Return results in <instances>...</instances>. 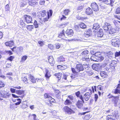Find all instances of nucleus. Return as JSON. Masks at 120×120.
Returning a JSON list of instances; mask_svg holds the SVG:
<instances>
[{
    "label": "nucleus",
    "mask_w": 120,
    "mask_h": 120,
    "mask_svg": "<svg viewBox=\"0 0 120 120\" xmlns=\"http://www.w3.org/2000/svg\"><path fill=\"white\" fill-rule=\"evenodd\" d=\"M4 83L1 81H0V88L4 87Z\"/></svg>",
    "instance_id": "59"
},
{
    "label": "nucleus",
    "mask_w": 120,
    "mask_h": 120,
    "mask_svg": "<svg viewBox=\"0 0 120 120\" xmlns=\"http://www.w3.org/2000/svg\"><path fill=\"white\" fill-rule=\"evenodd\" d=\"M72 54L73 55V57H77L78 54H77V52H72Z\"/></svg>",
    "instance_id": "58"
},
{
    "label": "nucleus",
    "mask_w": 120,
    "mask_h": 120,
    "mask_svg": "<svg viewBox=\"0 0 120 120\" xmlns=\"http://www.w3.org/2000/svg\"><path fill=\"white\" fill-rule=\"evenodd\" d=\"M66 33L69 37H70L73 34V31L71 29H67L66 32Z\"/></svg>",
    "instance_id": "15"
},
{
    "label": "nucleus",
    "mask_w": 120,
    "mask_h": 120,
    "mask_svg": "<svg viewBox=\"0 0 120 120\" xmlns=\"http://www.w3.org/2000/svg\"><path fill=\"white\" fill-rule=\"evenodd\" d=\"M68 76V75L66 74H64L63 75V77L61 79V80L63 81H64V80H67V78Z\"/></svg>",
    "instance_id": "37"
},
{
    "label": "nucleus",
    "mask_w": 120,
    "mask_h": 120,
    "mask_svg": "<svg viewBox=\"0 0 120 120\" xmlns=\"http://www.w3.org/2000/svg\"><path fill=\"white\" fill-rule=\"evenodd\" d=\"M22 80L25 84H27L28 83L27 79L26 76L22 77Z\"/></svg>",
    "instance_id": "24"
},
{
    "label": "nucleus",
    "mask_w": 120,
    "mask_h": 120,
    "mask_svg": "<svg viewBox=\"0 0 120 120\" xmlns=\"http://www.w3.org/2000/svg\"><path fill=\"white\" fill-rule=\"evenodd\" d=\"M18 101L17 102L14 103L15 105H19L21 102V99H20V100L18 101Z\"/></svg>",
    "instance_id": "61"
},
{
    "label": "nucleus",
    "mask_w": 120,
    "mask_h": 120,
    "mask_svg": "<svg viewBox=\"0 0 120 120\" xmlns=\"http://www.w3.org/2000/svg\"><path fill=\"white\" fill-rule=\"evenodd\" d=\"M41 14L42 16L44 17L46 15V12L45 11L43 10L41 12Z\"/></svg>",
    "instance_id": "49"
},
{
    "label": "nucleus",
    "mask_w": 120,
    "mask_h": 120,
    "mask_svg": "<svg viewBox=\"0 0 120 120\" xmlns=\"http://www.w3.org/2000/svg\"><path fill=\"white\" fill-rule=\"evenodd\" d=\"M48 61L49 63L52 66H53L55 63V62L52 56H49V57Z\"/></svg>",
    "instance_id": "13"
},
{
    "label": "nucleus",
    "mask_w": 120,
    "mask_h": 120,
    "mask_svg": "<svg viewBox=\"0 0 120 120\" xmlns=\"http://www.w3.org/2000/svg\"><path fill=\"white\" fill-rule=\"evenodd\" d=\"M96 56L95 55L91 56L90 58V60H91L94 61H97V59L96 58Z\"/></svg>",
    "instance_id": "34"
},
{
    "label": "nucleus",
    "mask_w": 120,
    "mask_h": 120,
    "mask_svg": "<svg viewBox=\"0 0 120 120\" xmlns=\"http://www.w3.org/2000/svg\"><path fill=\"white\" fill-rule=\"evenodd\" d=\"M48 47L49 49H53L54 48L53 45L51 44H49Z\"/></svg>",
    "instance_id": "51"
},
{
    "label": "nucleus",
    "mask_w": 120,
    "mask_h": 120,
    "mask_svg": "<svg viewBox=\"0 0 120 120\" xmlns=\"http://www.w3.org/2000/svg\"><path fill=\"white\" fill-rule=\"evenodd\" d=\"M78 97L79 98L83 103H84L83 97V96L82 95H80L79 97Z\"/></svg>",
    "instance_id": "57"
},
{
    "label": "nucleus",
    "mask_w": 120,
    "mask_h": 120,
    "mask_svg": "<svg viewBox=\"0 0 120 120\" xmlns=\"http://www.w3.org/2000/svg\"><path fill=\"white\" fill-rule=\"evenodd\" d=\"M103 35V30L102 29H99V31L98 32L97 37L98 38H101Z\"/></svg>",
    "instance_id": "19"
},
{
    "label": "nucleus",
    "mask_w": 120,
    "mask_h": 120,
    "mask_svg": "<svg viewBox=\"0 0 120 120\" xmlns=\"http://www.w3.org/2000/svg\"><path fill=\"white\" fill-rule=\"evenodd\" d=\"M31 116H32L34 120H39L38 119L36 118V115L35 114H33Z\"/></svg>",
    "instance_id": "48"
},
{
    "label": "nucleus",
    "mask_w": 120,
    "mask_h": 120,
    "mask_svg": "<svg viewBox=\"0 0 120 120\" xmlns=\"http://www.w3.org/2000/svg\"><path fill=\"white\" fill-rule=\"evenodd\" d=\"M86 73L88 75L90 76L92 75L93 74V73L91 70L89 71H87Z\"/></svg>",
    "instance_id": "50"
},
{
    "label": "nucleus",
    "mask_w": 120,
    "mask_h": 120,
    "mask_svg": "<svg viewBox=\"0 0 120 120\" xmlns=\"http://www.w3.org/2000/svg\"><path fill=\"white\" fill-rule=\"evenodd\" d=\"M56 48L57 49H59L60 47V45L59 43H57L55 44Z\"/></svg>",
    "instance_id": "62"
},
{
    "label": "nucleus",
    "mask_w": 120,
    "mask_h": 120,
    "mask_svg": "<svg viewBox=\"0 0 120 120\" xmlns=\"http://www.w3.org/2000/svg\"><path fill=\"white\" fill-rule=\"evenodd\" d=\"M30 79H31V80H30V81L32 82L33 83H35L36 82V79L34 78V77L32 76V75H30Z\"/></svg>",
    "instance_id": "35"
},
{
    "label": "nucleus",
    "mask_w": 120,
    "mask_h": 120,
    "mask_svg": "<svg viewBox=\"0 0 120 120\" xmlns=\"http://www.w3.org/2000/svg\"><path fill=\"white\" fill-rule=\"evenodd\" d=\"M115 13L116 14L120 13V7L116 9L115 11Z\"/></svg>",
    "instance_id": "46"
},
{
    "label": "nucleus",
    "mask_w": 120,
    "mask_h": 120,
    "mask_svg": "<svg viewBox=\"0 0 120 120\" xmlns=\"http://www.w3.org/2000/svg\"><path fill=\"white\" fill-rule=\"evenodd\" d=\"M89 52L87 50H85L82 52L81 53V54L82 55L84 56H87L89 53Z\"/></svg>",
    "instance_id": "30"
},
{
    "label": "nucleus",
    "mask_w": 120,
    "mask_h": 120,
    "mask_svg": "<svg viewBox=\"0 0 120 120\" xmlns=\"http://www.w3.org/2000/svg\"><path fill=\"white\" fill-rule=\"evenodd\" d=\"M120 81L119 83L117 85V87L115 89H114L112 91V93H113L118 94H120Z\"/></svg>",
    "instance_id": "5"
},
{
    "label": "nucleus",
    "mask_w": 120,
    "mask_h": 120,
    "mask_svg": "<svg viewBox=\"0 0 120 120\" xmlns=\"http://www.w3.org/2000/svg\"><path fill=\"white\" fill-rule=\"evenodd\" d=\"M96 86H94L92 87V90L93 93H94V90L96 91L97 90L96 89Z\"/></svg>",
    "instance_id": "53"
},
{
    "label": "nucleus",
    "mask_w": 120,
    "mask_h": 120,
    "mask_svg": "<svg viewBox=\"0 0 120 120\" xmlns=\"http://www.w3.org/2000/svg\"><path fill=\"white\" fill-rule=\"evenodd\" d=\"M75 94L77 96V97H79L80 94V92L79 91H78L77 92H76L75 93Z\"/></svg>",
    "instance_id": "64"
},
{
    "label": "nucleus",
    "mask_w": 120,
    "mask_h": 120,
    "mask_svg": "<svg viewBox=\"0 0 120 120\" xmlns=\"http://www.w3.org/2000/svg\"><path fill=\"white\" fill-rule=\"evenodd\" d=\"M38 43L39 45L40 46H42L44 44V42L43 41H38Z\"/></svg>",
    "instance_id": "41"
},
{
    "label": "nucleus",
    "mask_w": 120,
    "mask_h": 120,
    "mask_svg": "<svg viewBox=\"0 0 120 120\" xmlns=\"http://www.w3.org/2000/svg\"><path fill=\"white\" fill-rule=\"evenodd\" d=\"M71 70L73 72V74L71 76V77L72 79H74L77 77L78 74V72H77V70L75 69L74 68H71Z\"/></svg>",
    "instance_id": "4"
},
{
    "label": "nucleus",
    "mask_w": 120,
    "mask_h": 120,
    "mask_svg": "<svg viewBox=\"0 0 120 120\" xmlns=\"http://www.w3.org/2000/svg\"><path fill=\"white\" fill-rule=\"evenodd\" d=\"M86 13L87 14L91 15L93 14V11L91 8H88L86 10Z\"/></svg>",
    "instance_id": "20"
},
{
    "label": "nucleus",
    "mask_w": 120,
    "mask_h": 120,
    "mask_svg": "<svg viewBox=\"0 0 120 120\" xmlns=\"http://www.w3.org/2000/svg\"><path fill=\"white\" fill-rule=\"evenodd\" d=\"M6 10V11H9L10 9L9 5L7 4L5 6Z\"/></svg>",
    "instance_id": "63"
},
{
    "label": "nucleus",
    "mask_w": 120,
    "mask_h": 120,
    "mask_svg": "<svg viewBox=\"0 0 120 120\" xmlns=\"http://www.w3.org/2000/svg\"><path fill=\"white\" fill-rule=\"evenodd\" d=\"M92 34L91 29H89L84 32V35L86 37L88 38L91 36Z\"/></svg>",
    "instance_id": "8"
},
{
    "label": "nucleus",
    "mask_w": 120,
    "mask_h": 120,
    "mask_svg": "<svg viewBox=\"0 0 120 120\" xmlns=\"http://www.w3.org/2000/svg\"><path fill=\"white\" fill-rule=\"evenodd\" d=\"M22 104L21 106V108L23 109H25L27 107V105L26 104H23L22 103Z\"/></svg>",
    "instance_id": "55"
},
{
    "label": "nucleus",
    "mask_w": 120,
    "mask_h": 120,
    "mask_svg": "<svg viewBox=\"0 0 120 120\" xmlns=\"http://www.w3.org/2000/svg\"><path fill=\"white\" fill-rule=\"evenodd\" d=\"M12 97L14 98H18L19 97H20L21 98H23V97H24V96L23 95H22L21 96H18L15 95L14 94H12Z\"/></svg>",
    "instance_id": "45"
},
{
    "label": "nucleus",
    "mask_w": 120,
    "mask_h": 120,
    "mask_svg": "<svg viewBox=\"0 0 120 120\" xmlns=\"http://www.w3.org/2000/svg\"><path fill=\"white\" fill-rule=\"evenodd\" d=\"M55 75L56 77L58 79V82H63V81L61 80V76L62 75V74L61 73H59L58 74H56L54 75Z\"/></svg>",
    "instance_id": "17"
},
{
    "label": "nucleus",
    "mask_w": 120,
    "mask_h": 120,
    "mask_svg": "<svg viewBox=\"0 0 120 120\" xmlns=\"http://www.w3.org/2000/svg\"><path fill=\"white\" fill-rule=\"evenodd\" d=\"M120 55V51L118 52H116L115 53V56L116 57H118Z\"/></svg>",
    "instance_id": "56"
},
{
    "label": "nucleus",
    "mask_w": 120,
    "mask_h": 120,
    "mask_svg": "<svg viewBox=\"0 0 120 120\" xmlns=\"http://www.w3.org/2000/svg\"><path fill=\"white\" fill-rule=\"evenodd\" d=\"M90 53L93 56L96 55V54L97 53L98 54H99L100 52H95L94 50H92L90 51Z\"/></svg>",
    "instance_id": "40"
},
{
    "label": "nucleus",
    "mask_w": 120,
    "mask_h": 120,
    "mask_svg": "<svg viewBox=\"0 0 120 120\" xmlns=\"http://www.w3.org/2000/svg\"><path fill=\"white\" fill-rule=\"evenodd\" d=\"M116 30L115 29L112 28V27L109 30V32L110 34H112L115 33L116 32Z\"/></svg>",
    "instance_id": "26"
},
{
    "label": "nucleus",
    "mask_w": 120,
    "mask_h": 120,
    "mask_svg": "<svg viewBox=\"0 0 120 120\" xmlns=\"http://www.w3.org/2000/svg\"><path fill=\"white\" fill-rule=\"evenodd\" d=\"M30 6H32L33 5L36 4L37 3V2H36L35 0H30Z\"/></svg>",
    "instance_id": "42"
},
{
    "label": "nucleus",
    "mask_w": 120,
    "mask_h": 120,
    "mask_svg": "<svg viewBox=\"0 0 120 120\" xmlns=\"http://www.w3.org/2000/svg\"><path fill=\"white\" fill-rule=\"evenodd\" d=\"M76 105L79 108H82L83 104L82 101L78 100L77 102Z\"/></svg>",
    "instance_id": "21"
},
{
    "label": "nucleus",
    "mask_w": 120,
    "mask_h": 120,
    "mask_svg": "<svg viewBox=\"0 0 120 120\" xmlns=\"http://www.w3.org/2000/svg\"><path fill=\"white\" fill-rule=\"evenodd\" d=\"M118 39H116V38L112 39L111 40L112 44L114 43L115 42H119L118 41Z\"/></svg>",
    "instance_id": "47"
},
{
    "label": "nucleus",
    "mask_w": 120,
    "mask_h": 120,
    "mask_svg": "<svg viewBox=\"0 0 120 120\" xmlns=\"http://www.w3.org/2000/svg\"><path fill=\"white\" fill-rule=\"evenodd\" d=\"M16 93L19 95H21L24 93V91L21 90H17L16 91Z\"/></svg>",
    "instance_id": "32"
},
{
    "label": "nucleus",
    "mask_w": 120,
    "mask_h": 120,
    "mask_svg": "<svg viewBox=\"0 0 120 120\" xmlns=\"http://www.w3.org/2000/svg\"><path fill=\"white\" fill-rule=\"evenodd\" d=\"M26 22L27 23H30V16L28 15H26L24 16V17Z\"/></svg>",
    "instance_id": "23"
},
{
    "label": "nucleus",
    "mask_w": 120,
    "mask_h": 120,
    "mask_svg": "<svg viewBox=\"0 0 120 120\" xmlns=\"http://www.w3.org/2000/svg\"><path fill=\"white\" fill-rule=\"evenodd\" d=\"M84 4H80L79 6L77 8L78 10H81L84 7Z\"/></svg>",
    "instance_id": "36"
},
{
    "label": "nucleus",
    "mask_w": 120,
    "mask_h": 120,
    "mask_svg": "<svg viewBox=\"0 0 120 120\" xmlns=\"http://www.w3.org/2000/svg\"><path fill=\"white\" fill-rule=\"evenodd\" d=\"M99 28L100 26L99 24L98 23H95L93 25L92 30L94 32H96L98 31V29H99Z\"/></svg>",
    "instance_id": "10"
},
{
    "label": "nucleus",
    "mask_w": 120,
    "mask_h": 120,
    "mask_svg": "<svg viewBox=\"0 0 120 120\" xmlns=\"http://www.w3.org/2000/svg\"><path fill=\"white\" fill-rule=\"evenodd\" d=\"M27 57L26 56H22V58L21 62L24 61L27 59Z\"/></svg>",
    "instance_id": "43"
},
{
    "label": "nucleus",
    "mask_w": 120,
    "mask_h": 120,
    "mask_svg": "<svg viewBox=\"0 0 120 120\" xmlns=\"http://www.w3.org/2000/svg\"><path fill=\"white\" fill-rule=\"evenodd\" d=\"M5 44L7 46L11 47L14 45V43L13 41H11L6 42Z\"/></svg>",
    "instance_id": "18"
},
{
    "label": "nucleus",
    "mask_w": 120,
    "mask_h": 120,
    "mask_svg": "<svg viewBox=\"0 0 120 120\" xmlns=\"http://www.w3.org/2000/svg\"><path fill=\"white\" fill-rule=\"evenodd\" d=\"M119 22H120V21L116 20H114L113 22L115 26L117 27L119 26L120 24Z\"/></svg>",
    "instance_id": "29"
},
{
    "label": "nucleus",
    "mask_w": 120,
    "mask_h": 120,
    "mask_svg": "<svg viewBox=\"0 0 120 120\" xmlns=\"http://www.w3.org/2000/svg\"><path fill=\"white\" fill-rule=\"evenodd\" d=\"M91 6L93 10L95 11H98L99 10L98 7V5L95 2L92 3Z\"/></svg>",
    "instance_id": "7"
},
{
    "label": "nucleus",
    "mask_w": 120,
    "mask_h": 120,
    "mask_svg": "<svg viewBox=\"0 0 120 120\" xmlns=\"http://www.w3.org/2000/svg\"><path fill=\"white\" fill-rule=\"evenodd\" d=\"M92 91L91 90H90L89 91V92L86 93L83 95L84 99L86 101H88L90 99V95L92 94Z\"/></svg>",
    "instance_id": "2"
},
{
    "label": "nucleus",
    "mask_w": 120,
    "mask_h": 120,
    "mask_svg": "<svg viewBox=\"0 0 120 120\" xmlns=\"http://www.w3.org/2000/svg\"><path fill=\"white\" fill-rule=\"evenodd\" d=\"M44 97L45 98H49V99L52 98L51 97L47 94H45L44 95Z\"/></svg>",
    "instance_id": "44"
},
{
    "label": "nucleus",
    "mask_w": 120,
    "mask_h": 120,
    "mask_svg": "<svg viewBox=\"0 0 120 120\" xmlns=\"http://www.w3.org/2000/svg\"><path fill=\"white\" fill-rule=\"evenodd\" d=\"M64 60V59L62 56H60L58 59V61L59 62H63Z\"/></svg>",
    "instance_id": "39"
},
{
    "label": "nucleus",
    "mask_w": 120,
    "mask_h": 120,
    "mask_svg": "<svg viewBox=\"0 0 120 120\" xmlns=\"http://www.w3.org/2000/svg\"><path fill=\"white\" fill-rule=\"evenodd\" d=\"M70 11L69 9H67L64 10V13L65 15H68V12Z\"/></svg>",
    "instance_id": "52"
},
{
    "label": "nucleus",
    "mask_w": 120,
    "mask_h": 120,
    "mask_svg": "<svg viewBox=\"0 0 120 120\" xmlns=\"http://www.w3.org/2000/svg\"><path fill=\"white\" fill-rule=\"evenodd\" d=\"M81 60L83 63H86L90 61V59L88 56H84L82 57Z\"/></svg>",
    "instance_id": "16"
},
{
    "label": "nucleus",
    "mask_w": 120,
    "mask_h": 120,
    "mask_svg": "<svg viewBox=\"0 0 120 120\" xmlns=\"http://www.w3.org/2000/svg\"><path fill=\"white\" fill-rule=\"evenodd\" d=\"M34 25L35 28H38V24L37 23L36 21L35 20L34 21Z\"/></svg>",
    "instance_id": "54"
},
{
    "label": "nucleus",
    "mask_w": 120,
    "mask_h": 120,
    "mask_svg": "<svg viewBox=\"0 0 120 120\" xmlns=\"http://www.w3.org/2000/svg\"><path fill=\"white\" fill-rule=\"evenodd\" d=\"M59 37L60 38L63 39L65 36L64 34V30H63L59 34Z\"/></svg>",
    "instance_id": "25"
},
{
    "label": "nucleus",
    "mask_w": 120,
    "mask_h": 120,
    "mask_svg": "<svg viewBox=\"0 0 120 120\" xmlns=\"http://www.w3.org/2000/svg\"><path fill=\"white\" fill-rule=\"evenodd\" d=\"M111 27V25L109 23H105L103 26V28L106 31L109 30Z\"/></svg>",
    "instance_id": "9"
},
{
    "label": "nucleus",
    "mask_w": 120,
    "mask_h": 120,
    "mask_svg": "<svg viewBox=\"0 0 120 120\" xmlns=\"http://www.w3.org/2000/svg\"><path fill=\"white\" fill-rule=\"evenodd\" d=\"M63 110L66 113L70 115L75 113L74 111L72 109L68 106H65L63 108Z\"/></svg>",
    "instance_id": "1"
},
{
    "label": "nucleus",
    "mask_w": 120,
    "mask_h": 120,
    "mask_svg": "<svg viewBox=\"0 0 120 120\" xmlns=\"http://www.w3.org/2000/svg\"><path fill=\"white\" fill-rule=\"evenodd\" d=\"M95 56L97 59V61H101L103 60L104 59V57L101 56L100 53L99 54L97 53L96 54Z\"/></svg>",
    "instance_id": "11"
},
{
    "label": "nucleus",
    "mask_w": 120,
    "mask_h": 120,
    "mask_svg": "<svg viewBox=\"0 0 120 120\" xmlns=\"http://www.w3.org/2000/svg\"><path fill=\"white\" fill-rule=\"evenodd\" d=\"M100 68L99 65L97 64H93L92 66V68L94 70H95L96 71H98L100 69Z\"/></svg>",
    "instance_id": "14"
},
{
    "label": "nucleus",
    "mask_w": 120,
    "mask_h": 120,
    "mask_svg": "<svg viewBox=\"0 0 120 120\" xmlns=\"http://www.w3.org/2000/svg\"><path fill=\"white\" fill-rule=\"evenodd\" d=\"M72 102L70 100L68 99H67L64 102V104L65 105H69L71 104Z\"/></svg>",
    "instance_id": "28"
},
{
    "label": "nucleus",
    "mask_w": 120,
    "mask_h": 120,
    "mask_svg": "<svg viewBox=\"0 0 120 120\" xmlns=\"http://www.w3.org/2000/svg\"><path fill=\"white\" fill-rule=\"evenodd\" d=\"M45 76L46 79H49L51 76L50 72L49 71L48 69H45Z\"/></svg>",
    "instance_id": "12"
},
{
    "label": "nucleus",
    "mask_w": 120,
    "mask_h": 120,
    "mask_svg": "<svg viewBox=\"0 0 120 120\" xmlns=\"http://www.w3.org/2000/svg\"><path fill=\"white\" fill-rule=\"evenodd\" d=\"M17 48H19L15 47H13L12 49H12V51H14L17 53V54H18V53L19 52V50L17 49Z\"/></svg>",
    "instance_id": "31"
},
{
    "label": "nucleus",
    "mask_w": 120,
    "mask_h": 120,
    "mask_svg": "<svg viewBox=\"0 0 120 120\" xmlns=\"http://www.w3.org/2000/svg\"><path fill=\"white\" fill-rule=\"evenodd\" d=\"M108 1L109 2V3H105V4H110V5L112 6V4L114 3V1L113 0H108Z\"/></svg>",
    "instance_id": "38"
},
{
    "label": "nucleus",
    "mask_w": 120,
    "mask_h": 120,
    "mask_svg": "<svg viewBox=\"0 0 120 120\" xmlns=\"http://www.w3.org/2000/svg\"><path fill=\"white\" fill-rule=\"evenodd\" d=\"M11 94L8 92L3 93V91L0 92V96L4 98H9Z\"/></svg>",
    "instance_id": "6"
},
{
    "label": "nucleus",
    "mask_w": 120,
    "mask_h": 120,
    "mask_svg": "<svg viewBox=\"0 0 120 120\" xmlns=\"http://www.w3.org/2000/svg\"><path fill=\"white\" fill-rule=\"evenodd\" d=\"M112 116L111 115H108L107 116V120H115L114 119L112 118Z\"/></svg>",
    "instance_id": "33"
},
{
    "label": "nucleus",
    "mask_w": 120,
    "mask_h": 120,
    "mask_svg": "<svg viewBox=\"0 0 120 120\" xmlns=\"http://www.w3.org/2000/svg\"><path fill=\"white\" fill-rule=\"evenodd\" d=\"M84 67L81 64L79 63L76 64L75 69L77 70V72H79L84 70Z\"/></svg>",
    "instance_id": "3"
},
{
    "label": "nucleus",
    "mask_w": 120,
    "mask_h": 120,
    "mask_svg": "<svg viewBox=\"0 0 120 120\" xmlns=\"http://www.w3.org/2000/svg\"><path fill=\"white\" fill-rule=\"evenodd\" d=\"M114 43H112V45L115 47L118 46L119 42H115Z\"/></svg>",
    "instance_id": "60"
},
{
    "label": "nucleus",
    "mask_w": 120,
    "mask_h": 120,
    "mask_svg": "<svg viewBox=\"0 0 120 120\" xmlns=\"http://www.w3.org/2000/svg\"><path fill=\"white\" fill-rule=\"evenodd\" d=\"M100 74L101 76L103 78L106 77L108 76L106 72L104 71H101L100 73Z\"/></svg>",
    "instance_id": "22"
},
{
    "label": "nucleus",
    "mask_w": 120,
    "mask_h": 120,
    "mask_svg": "<svg viewBox=\"0 0 120 120\" xmlns=\"http://www.w3.org/2000/svg\"><path fill=\"white\" fill-rule=\"evenodd\" d=\"M79 26L82 29H86V26L85 24L82 22L80 23L79 25Z\"/></svg>",
    "instance_id": "27"
}]
</instances>
